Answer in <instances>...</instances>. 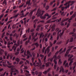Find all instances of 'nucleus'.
<instances>
[{
    "label": "nucleus",
    "mask_w": 76,
    "mask_h": 76,
    "mask_svg": "<svg viewBox=\"0 0 76 76\" xmlns=\"http://www.w3.org/2000/svg\"><path fill=\"white\" fill-rule=\"evenodd\" d=\"M62 22H62H62H61V25L62 26L64 25V24Z\"/></svg>",
    "instance_id": "obj_36"
},
{
    "label": "nucleus",
    "mask_w": 76,
    "mask_h": 76,
    "mask_svg": "<svg viewBox=\"0 0 76 76\" xmlns=\"http://www.w3.org/2000/svg\"><path fill=\"white\" fill-rule=\"evenodd\" d=\"M35 45H36L37 47H38V43H36Z\"/></svg>",
    "instance_id": "obj_56"
},
{
    "label": "nucleus",
    "mask_w": 76,
    "mask_h": 76,
    "mask_svg": "<svg viewBox=\"0 0 76 76\" xmlns=\"http://www.w3.org/2000/svg\"><path fill=\"white\" fill-rule=\"evenodd\" d=\"M73 11H72L70 12V15H72V14H73Z\"/></svg>",
    "instance_id": "obj_38"
},
{
    "label": "nucleus",
    "mask_w": 76,
    "mask_h": 76,
    "mask_svg": "<svg viewBox=\"0 0 76 76\" xmlns=\"http://www.w3.org/2000/svg\"><path fill=\"white\" fill-rule=\"evenodd\" d=\"M46 17H48V18H50L51 16H49L48 14L46 13L44 15V17L42 16H41L40 18H41V19H45L46 18Z\"/></svg>",
    "instance_id": "obj_2"
},
{
    "label": "nucleus",
    "mask_w": 76,
    "mask_h": 76,
    "mask_svg": "<svg viewBox=\"0 0 76 76\" xmlns=\"http://www.w3.org/2000/svg\"><path fill=\"white\" fill-rule=\"evenodd\" d=\"M75 3V1H70L65 3V4H64V6H66L65 8V9H67V8H68V7H69V6H71V5H72L73 4V3Z\"/></svg>",
    "instance_id": "obj_1"
},
{
    "label": "nucleus",
    "mask_w": 76,
    "mask_h": 76,
    "mask_svg": "<svg viewBox=\"0 0 76 76\" xmlns=\"http://www.w3.org/2000/svg\"><path fill=\"white\" fill-rule=\"evenodd\" d=\"M62 49L61 48L60 50L59 53H60V54H62V53H63V51H62V52H61V51H62Z\"/></svg>",
    "instance_id": "obj_16"
},
{
    "label": "nucleus",
    "mask_w": 76,
    "mask_h": 76,
    "mask_svg": "<svg viewBox=\"0 0 76 76\" xmlns=\"http://www.w3.org/2000/svg\"><path fill=\"white\" fill-rule=\"evenodd\" d=\"M19 15V13L18 14L14 16V18H17V17H18V15Z\"/></svg>",
    "instance_id": "obj_15"
},
{
    "label": "nucleus",
    "mask_w": 76,
    "mask_h": 76,
    "mask_svg": "<svg viewBox=\"0 0 76 76\" xmlns=\"http://www.w3.org/2000/svg\"><path fill=\"white\" fill-rule=\"evenodd\" d=\"M34 31V29H32L31 30V32H33V31Z\"/></svg>",
    "instance_id": "obj_58"
},
{
    "label": "nucleus",
    "mask_w": 76,
    "mask_h": 76,
    "mask_svg": "<svg viewBox=\"0 0 76 76\" xmlns=\"http://www.w3.org/2000/svg\"><path fill=\"white\" fill-rule=\"evenodd\" d=\"M72 19H73V18H72V17H71L70 19H69L68 20V21L69 22H70V20H72Z\"/></svg>",
    "instance_id": "obj_14"
},
{
    "label": "nucleus",
    "mask_w": 76,
    "mask_h": 76,
    "mask_svg": "<svg viewBox=\"0 0 76 76\" xmlns=\"http://www.w3.org/2000/svg\"><path fill=\"white\" fill-rule=\"evenodd\" d=\"M57 48H58V46H56L55 47V50H56Z\"/></svg>",
    "instance_id": "obj_52"
},
{
    "label": "nucleus",
    "mask_w": 76,
    "mask_h": 76,
    "mask_svg": "<svg viewBox=\"0 0 76 76\" xmlns=\"http://www.w3.org/2000/svg\"><path fill=\"white\" fill-rule=\"evenodd\" d=\"M29 31H30V29H28V30H27V31H26V32H29Z\"/></svg>",
    "instance_id": "obj_31"
},
{
    "label": "nucleus",
    "mask_w": 76,
    "mask_h": 76,
    "mask_svg": "<svg viewBox=\"0 0 76 76\" xmlns=\"http://www.w3.org/2000/svg\"><path fill=\"white\" fill-rule=\"evenodd\" d=\"M59 67H57V69H56V71H58V70H59Z\"/></svg>",
    "instance_id": "obj_40"
},
{
    "label": "nucleus",
    "mask_w": 76,
    "mask_h": 76,
    "mask_svg": "<svg viewBox=\"0 0 76 76\" xmlns=\"http://www.w3.org/2000/svg\"><path fill=\"white\" fill-rule=\"evenodd\" d=\"M54 48H52V51H54Z\"/></svg>",
    "instance_id": "obj_41"
},
{
    "label": "nucleus",
    "mask_w": 76,
    "mask_h": 76,
    "mask_svg": "<svg viewBox=\"0 0 76 76\" xmlns=\"http://www.w3.org/2000/svg\"><path fill=\"white\" fill-rule=\"evenodd\" d=\"M68 20V18H66L65 19V20H62V22H64V21H67V20Z\"/></svg>",
    "instance_id": "obj_12"
},
{
    "label": "nucleus",
    "mask_w": 76,
    "mask_h": 76,
    "mask_svg": "<svg viewBox=\"0 0 76 76\" xmlns=\"http://www.w3.org/2000/svg\"><path fill=\"white\" fill-rule=\"evenodd\" d=\"M20 22L21 23H22V24L23 23V21H22V20H21L20 21Z\"/></svg>",
    "instance_id": "obj_34"
},
{
    "label": "nucleus",
    "mask_w": 76,
    "mask_h": 76,
    "mask_svg": "<svg viewBox=\"0 0 76 76\" xmlns=\"http://www.w3.org/2000/svg\"><path fill=\"white\" fill-rule=\"evenodd\" d=\"M56 69V65H54V69Z\"/></svg>",
    "instance_id": "obj_43"
},
{
    "label": "nucleus",
    "mask_w": 76,
    "mask_h": 76,
    "mask_svg": "<svg viewBox=\"0 0 76 76\" xmlns=\"http://www.w3.org/2000/svg\"><path fill=\"white\" fill-rule=\"evenodd\" d=\"M53 58H54V59L53 60V61L55 63V64H57V61H56V60H57V57H56V55H55L53 57Z\"/></svg>",
    "instance_id": "obj_3"
},
{
    "label": "nucleus",
    "mask_w": 76,
    "mask_h": 76,
    "mask_svg": "<svg viewBox=\"0 0 76 76\" xmlns=\"http://www.w3.org/2000/svg\"><path fill=\"white\" fill-rule=\"evenodd\" d=\"M70 26V23H69L67 24V28H68Z\"/></svg>",
    "instance_id": "obj_35"
},
{
    "label": "nucleus",
    "mask_w": 76,
    "mask_h": 76,
    "mask_svg": "<svg viewBox=\"0 0 76 76\" xmlns=\"http://www.w3.org/2000/svg\"><path fill=\"white\" fill-rule=\"evenodd\" d=\"M17 51H20V48H18L17 49Z\"/></svg>",
    "instance_id": "obj_45"
},
{
    "label": "nucleus",
    "mask_w": 76,
    "mask_h": 76,
    "mask_svg": "<svg viewBox=\"0 0 76 76\" xmlns=\"http://www.w3.org/2000/svg\"><path fill=\"white\" fill-rule=\"evenodd\" d=\"M58 51H57L56 53L55 54H58Z\"/></svg>",
    "instance_id": "obj_49"
},
{
    "label": "nucleus",
    "mask_w": 76,
    "mask_h": 76,
    "mask_svg": "<svg viewBox=\"0 0 76 76\" xmlns=\"http://www.w3.org/2000/svg\"><path fill=\"white\" fill-rule=\"evenodd\" d=\"M16 61H17V62H19V59L18 58H17L16 59Z\"/></svg>",
    "instance_id": "obj_24"
},
{
    "label": "nucleus",
    "mask_w": 76,
    "mask_h": 76,
    "mask_svg": "<svg viewBox=\"0 0 76 76\" xmlns=\"http://www.w3.org/2000/svg\"><path fill=\"white\" fill-rule=\"evenodd\" d=\"M75 16H76V14H74L71 17H72V18H75Z\"/></svg>",
    "instance_id": "obj_25"
},
{
    "label": "nucleus",
    "mask_w": 76,
    "mask_h": 76,
    "mask_svg": "<svg viewBox=\"0 0 76 76\" xmlns=\"http://www.w3.org/2000/svg\"><path fill=\"white\" fill-rule=\"evenodd\" d=\"M24 23H26V20H25L24 21Z\"/></svg>",
    "instance_id": "obj_64"
},
{
    "label": "nucleus",
    "mask_w": 76,
    "mask_h": 76,
    "mask_svg": "<svg viewBox=\"0 0 76 76\" xmlns=\"http://www.w3.org/2000/svg\"><path fill=\"white\" fill-rule=\"evenodd\" d=\"M43 37H44V35H40L39 38H42Z\"/></svg>",
    "instance_id": "obj_26"
},
{
    "label": "nucleus",
    "mask_w": 76,
    "mask_h": 76,
    "mask_svg": "<svg viewBox=\"0 0 76 76\" xmlns=\"http://www.w3.org/2000/svg\"><path fill=\"white\" fill-rule=\"evenodd\" d=\"M61 58V56H58L57 57H56L57 59H59V58Z\"/></svg>",
    "instance_id": "obj_21"
},
{
    "label": "nucleus",
    "mask_w": 76,
    "mask_h": 76,
    "mask_svg": "<svg viewBox=\"0 0 76 76\" xmlns=\"http://www.w3.org/2000/svg\"><path fill=\"white\" fill-rule=\"evenodd\" d=\"M55 21H56L57 22H58L59 21V20H56Z\"/></svg>",
    "instance_id": "obj_51"
},
{
    "label": "nucleus",
    "mask_w": 76,
    "mask_h": 76,
    "mask_svg": "<svg viewBox=\"0 0 76 76\" xmlns=\"http://www.w3.org/2000/svg\"><path fill=\"white\" fill-rule=\"evenodd\" d=\"M39 64H38V63H37L36 64V66H38Z\"/></svg>",
    "instance_id": "obj_60"
},
{
    "label": "nucleus",
    "mask_w": 76,
    "mask_h": 76,
    "mask_svg": "<svg viewBox=\"0 0 76 76\" xmlns=\"http://www.w3.org/2000/svg\"><path fill=\"white\" fill-rule=\"evenodd\" d=\"M36 30L37 31H38L39 30V28H37V29H36Z\"/></svg>",
    "instance_id": "obj_44"
},
{
    "label": "nucleus",
    "mask_w": 76,
    "mask_h": 76,
    "mask_svg": "<svg viewBox=\"0 0 76 76\" xmlns=\"http://www.w3.org/2000/svg\"><path fill=\"white\" fill-rule=\"evenodd\" d=\"M45 49V48L44 47L43 48V50H42V53H44V50Z\"/></svg>",
    "instance_id": "obj_23"
},
{
    "label": "nucleus",
    "mask_w": 76,
    "mask_h": 76,
    "mask_svg": "<svg viewBox=\"0 0 76 76\" xmlns=\"http://www.w3.org/2000/svg\"><path fill=\"white\" fill-rule=\"evenodd\" d=\"M27 58H29V56H30V57H32V55H31V54L29 53V51H28L27 52Z\"/></svg>",
    "instance_id": "obj_5"
},
{
    "label": "nucleus",
    "mask_w": 76,
    "mask_h": 76,
    "mask_svg": "<svg viewBox=\"0 0 76 76\" xmlns=\"http://www.w3.org/2000/svg\"><path fill=\"white\" fill-rule=\"evenodd\" d=\"M13 48H14V51H15V50H16V48L14 46H13V48H12V49H13Z\"/></svg>",
    "instance_id": "obj_27"
},
{
    "label": "nucleus",
    "mask_w": 76,
    "mask_h": 76,
    "mask_svg": "<svg viewBox=\"0 0 76 76\" xmlns=\"http://www.w3.org/2000/svg\"><path fill=\"white\" fill-rule=\"evenodd\" d=\"M29 3H30V1H28L26 3V4H28V5H29Z\"/></svg>",
    "instance_id": "obj_11"
},
{
    "label": "nucleus",
    "mask_w": 76,
    "mask_h": 76,
    "mask_svg": "<svg viewBox=\"0 0 76 76\" xmlns=\"http://www.w3.org/2000/svg\"><path fill=\"white\" fill-rule=\"evenodd\" d=\"M15 72H16V73H18V71L17 70H16L15 71Z\"/></svg>",
    "instance_id": "obj_62"
},
{
    "label": "nucleus",
    "mask_w": 76,
    "mask_h": 76,
    "mask_svg": "<svg viewBox=\"0 0 76 76\" xmlns=\"http://www.w3.org/2000/svg\"><path fill=\"white\" fill-rule=\"evenodd\" d=\"M29 14L28 12H27L26 13V15H24V16H23V17H26V15H28V14Z\"/></svg>",
    "instance_id": "obj_28"
},
{
    "label": "nucleus",
    "mask_w": 76,
    "mask_h": 76,
    "mask_svg": "<svg viewBox=\"0 0 76 76\" xmlns=\"http://www.w3.org/2000/svg\"><path fill=\"white\" fill-rule=\"evenodd\" d=\"M2 48H6V47L5 46H2Z\"/></svg>",
    "instance_id": "obj_42"
},
{
    "label": "nucleus",
    "mask_w": 76,
    "mask_h": 76,
    "mask_svg": "<svg viewBox=\"0 0 76 76\" xmlns=\"http://www.w3.org/2000/svg\"><path fill=\"white\" fill-rule=\"evenodd\" d=\"M73 41V38H71L70 39V42H72Z\"/></svg>",
    "instance_id": "obj_19"
},
{
    "label": "nucleus",
    "mask_w": 76,
    "mask_h": 76,
    "mask_svg": "<svg viewBox=\"0 0 76 76\" xmlns=\"http://www.w3.org/2000/svg\"><path fill=\"white\" fill-rule=\"evenodd\" d=\"M48 41V39H47V38H46L45 39V41L47 42V41Z\"/></svg>",
    "instance_id": "obj_48"
},
{
    "label": "nucleus",
    "mask_w": 76,
    "mask_h": 76,
    "mask_svg": "<svg viewBox=\"0 0 76 76\" xmlns=\"http://www.w3.org/2000/svg\"><path fill=\"white\" fill-rule=\"evenodd\" d=\"M73 61H72V60H71V61L69 63V65L70 66L72 64V63H73Z\"/></svg>",
    "instance_id": "obj_10"
},
{
    "label": "nucleus",
    "mask_w": 76,
    "mask_h": 76,
    "mask_svg": "<svg viewBox=\"0 0 76 76\" xmlns=\"http://www.w3.org/2000/svg\"><path fill=\"white\" fill-rule=\"evenodd\" d=\"M4 16V14H3L1 15L0 16V19H1V18Z\"/></svg>",
    "instance_id": "obj_18"
},
{
    "label": "nucleus",
    "mask_w": 76,
    "mask_h": 76,
    "mask_svg": "<svg viewBox=\"0 0 76 76\" xmlns=\"http://www.w3.org/2000/svg\"><path fill=\"white\" fill-rule=\"evenodd\" d=\"M25 72H26V73H29V72L27 70H26L25 71Z\"/></svg>",
    "instance_id": "obj_30"
},
{
    "label": "nucleus",
    "mask_w": 76,
    "mask_h": 76,
    "mask_svg": "<svg viewBox=\"0 0 76 76\" xmlns=\"http://www.w3.org/2000/svg\"><path fill=\"white\" fill-rule=\"evenodd\" d=\"M24 4H23L22 5H21L20 6H19V8H20L21 7H23V5Z\"/></svg>",
    "instance_id": "obj_20"
},
{
    "label": "nucleus",
    "mask_w": 76,
    "mask_h": 76,
    "mask_svg": "<svg viewBox=\"0 0 76 76\" xmlns=\"http://www.w3.org/2000/svg\"><path fill=\"white\" fill-rule=\"evenodd\" d=\"M46 51H48V53H49V52H50V50L48 48H47V50H46Z\"/></svg>",
    "instance_id": "obj_17"
},
{
    "label": "nucleus",
    "mask_w": 76,
    "mask_h": 76,
    "mask_svg": "<svg viewBox=\"0 0 76 76\" xmlns=\"http://www.w3.org/2000/svg\"><path fill=\"white\" fill-rule=\"evenodd\" d=\"M3 60V58L2 57H0V60Z\"/></svg>",
    "instance_id": "obj_50"
},
{
    "label": "nucleus",
    "mask_w": 76,
    "mask_h": 76,
    "mask_svg": "<svg viewBox=\"0 0 76 76\" xmlns=\"http://www.w3.org/2000/svg\"><path fill=\"white\" fill-rule=\"evenodd\" d=\"M71 49H69L67 51V52H66V54H69V51H70V50H71Z\"/></svg>",
    "instance_id": "obj_13"
},
{
    "label": "nucleus",
    "mask_w": 76,
    "mask_h": 76,
    "mask_svg": "<svg viewBox=\"0 0 76 76\" xmlns=\"http://www.w3.org/2000/svg\"><path fill=\"white\" fill-rule=\"evenodd\" d=\"M65 7H65L64 8V7H62V8H61V9L62 10H64V9H66L65 8Z\"/></svg>",
    "instance_id": "obj_47"
},
{
    "label": "nucleus",
    "mask_w": 76,
    "mask_h": 76,
    "mask_svg": "<svg viewBox=\"0 0 76 76\" xmlns=\"http://www.w3.org/2000/svg\"><path fill=\"white\" fill-rule=\"evenodd\" d=\"M7 20H8V18H7L5 20V21H6V22H7Z\"/></svg>",
    "instance_id": "obj_55"
},
{
    "label": "nucleus",
    "mask_w": 76,
    "mask_h": 76,
    "mask_svg": "<svg viewBox=\"0 0 76 76\" xmlns=\"http://www.w3.org/2000/svg\"><path fill=\"white\" fill-rule=\"evenodd\" d=\"M47 73V71H45L44 72H43L44 74H46Z\"/></svg>",
    "instance_id": "obj_32"
},
{
    "label": "nucleus",
    "mask_w": 76,
    "mask_h": 76,
    "mask_svg": "<svg viewBox=\"0 0 76 76\" xmlns=\"http://www.w3.org/2000/svg\"><path fill=\"white\" fill-rule=\"evenodd\" d=\"M61 30H60L58 33V35H59V34H59L60 37H61V36L63 35V33H64V31H62L61 33Z\"/></svg>",
    "instance_id": "obj_6"
},
{
    "label": "nucleus",
    "mask_w": 76,
    "mask_h": 76,
    "mask_svg": "<svg viewBox=\"0 0 76 76\" xmlns=\"http://www.w3.org/2000/svg\"><path fill=\"white\" fill-rule=\"evenodd\" d=\"M73 57V55H69L68 56V57H69V58H68V61H71V60H72V59H71V58H72V57Z\"/></svg>",
    "instance_id": "obj_4"
},
{
    "label": "nucleus",
    "mask_w": 76,
    "mask_h": 76,
    "mask_svg": "<svg viewBox=\"0 0 76 76\" xmlns=\"http://www.w3.org/2000/svg\"><path fill=\"white\" fill-rule=\"evenodd\" d=\"M68 71H69V70H66L65 71L66 73H67V72H68Z\"/></svg>",
    "instance_id": "obj_57"
},
{
    "label": "nucleus",
    "mask_w": 76,
    "mask_h": 76,
    "mask_svg": "<svg viewBox=\"0 0 76 76\" xmlns=\"http://www.w3.org/2000/svg\"><path fill=\"white\" fill-rule=\"evenodd\" d=\"M55 26H56V25H53V26H52L51 28V29H52V31H54L55 29Z\"/></svg>",
    "instance_id": "obj_7"
},
{
    "label": "nucleus",
    "mask_w": 76,
    "mask_h": 76,
    "mask_svg": "<svg viewBox=\"0 0 76 76\" xmlns=\"http://www.w3.org/2000/svg\"><path fill=\"white\" fill-rule=\"evenodd\" d=\"M56 40H55L53 42V44H56Z\"/></svg>",
    "instance_id": "obj_54"
},
{
    "label": "nucleus",
    "mask_w": 76,
    "mask_h": 76,
    "mask_svg": "<svg viewBox=\"0 0 76 76\" xmlns=\"http://www.w3.org/2000/svg\"><path fill=\"white\" fill-rule=\"evenodd\" d=\"M35 18V16H33L32 18V19H34Z\"/></svg>",
    "instance_id": "obj_46"
},
{
    "label": "nucleus",
    "mask_w": 76,
    "mask_h": 76,
    "mask_svg": "<svg viewBox=\"0 0 76 76\" xmlns=\"http://www.w3.org/2000/svg\"><path fill=\"white\" fill-rule=\"evenodd\" d=\"M23 62L22 61L20 62V64H23Z\"/></svg>",
    "instance_id": "obj_59"
},
{
    "label": "nucleus",
    "mask_w": 76,
    "mask_h": 76,
    "mask_svg": "<svg viewBox=\"0 0 76 76\" xmlns=\"http://www.w3.org/2000/svg\"><path fill=\"white\" fill-rule=\"evenodd\" d=\"M51 53H49V54L48 55V57H50V56H51Z\"/></svg>",
    "instance_id": "obj_39"
},
{
    "label": "nucleus",
    "mask_w": 76,
    "mask_h": 76,
    "mask_svg": "<svg viewBox=\"0 0 76 76\" xmlns=\"http://www.w3.org/2000/svg\"><path fill=\"white\" fill-rule=\"evenodd\" d=\"M66 62H67V61L65 60L64 63V65L66 63Z\"/></svg>",
    "instance_id": "obj_29"
},
{
    "label": "nucleus",
    "mask_w": 76,
    "mask_h": 76,
    "mask_svg": "<svg viewBox=\"0 0 76 76\" xmlns=\"http://www.w3.org/2000/svg\"><path fill=\"white\" fill-rule=\"evenodd\" d=\"M75 31H76V29L74 28L73 30V32H75Z\"/></svg>",
    "instance_id": "obj_53"
},
{
    "label": "nucleus",
    "mask_w": 76,
    "mask_h": 76,
    "mask_svg": "<svg viewBox=\"0 0 76 76\" xmlns=\"http://www.w3.org/2000/svg\"><path fill=\"white\" fill-rule=\"evenodd\" d=\"M76 23H75L73 24V26H76Z\"/></svg>",
    "instance_id": "obj_63"
},
{
    "label": "nucleus",
    "mask_w": 76,
    "mask_h": 76,
    "mask_svg": "<svg viewBox=\"0 0 76 76\" xmlns=\"http://www.w3.org/2000/svg\"><path fill=\"white\" fill-rule=\"evenodd\" d=\"M68 64H68V63H66L65 65V67H67L68 66Z\"/></svg>",
    "instance_id": "obj_22"
},
{
    "label": "nucleus",
    "mask_w": 76,
    "mask_h": 76,
    "mask_svg": "<svg viewBox=\"0 0 76 76\" xmlns=\"http://www.w3.org/2000/svg\"><path fill=\"white\" fill-rule=\"evenodd\" d=\"M61 72H64V69H63V66H61V67L60 68V70L59 71V72H61Z\"/></svg>",
    "instance_id": "obj_8"
},
{
    "label": "nucleus",
    "mask_w": 76,
    "mask_h": 76,
    "mask_svg": "<svg viewBox=\"0 0 76 76\" xmlns=\"http://www.w3.org/2000/svg\"><path fill=\"white\" fill-rule=\"evenodd\" d=\"M59 64L60 65L62 63V62H61V59H59V61L58 62Z\"/></svg>",
    "instance_id": "obj_9"
},
{
    "label": "nucleus",
    "mask_w": 76,
    "mask_h": 76,
    "mask_svg": "<svg viewBox=\"0 0 76 76\" xmlns=\"http://www.w3.org/2000/svg\"><path fill=\"white\" fill-rule=\"evenodd\" d=\"M16 6H15L13 7V9H15V8H16Z\"/></svg>",
    "instance_id": "obj_61"
},
{
    "label": "nucleus",
    "mask_w": 76,
    "mask_h": 76,
    "mask_svg": "<svg viewBox=\"0 0 76 76\" xmlns=\"http://www.w3.org/2000/svg\"><path fill=\"white\" fill-rule=\"evenodd\" d=\"M18 45L17 44H15L14 45L17 46L18 47L19 45V43L18 42Z\"/></svg>",
    "instance_id": "obj_33"
},
{
    "label": "nucleus",
    "mask_w": 76,
    "mask_h": 76,
    "mask_svg": "<svg viewBox=\"0 0 76 76\" xmlns=\"http://www.w3.org/2000/svg\"><path fill=\"white\" fill-rule=\"evenodd\" d=\"M40 57H42V58H43L44 57V56H43L42 55H40Z\"/></svg>",
    "instance_id": "obj_37"
}]
</instances>
